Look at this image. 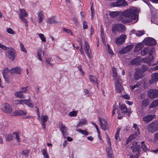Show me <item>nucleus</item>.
<instances>
[{
    "mask_svg": "<svg viewBox=\"0 0 158 158\" xmlns=\"http://www.w3.org/2000/svg\"><path fill=\"white\" fill-rule=\"evenodd\" d=\"M125 30V27L124 25L121 24H115L112 26V32L114 34L117 31L123 33Z\"/></svg>",
    "mask_w": 158,
    "mask_h": 158,
    "instance_id": "nucleus-2",
    "label": "nucleus"
},
{
    "mask_svg": "<svg viewBox=\"0 0 158 158\" xmlns=\"http://www.w3.org/2000/svg\"><path fill=\"white\" fill-rule=\"evenodd\" d=\"M157 106H158V99L154 101L149 106V108H155Z\"/></svg>",
    "mask_w": 158,
    "mask_h": 158,
    "instance_id": "nucleus-34",
    "label": "nucleus"
},
{
    "mask_svg": "<svg viewBox=\"0 0 158 158\" xmlns=\"http://www.w3.org/2000/svg\"><path fill=\"white\" fill-rule=\"evenodd\" d=\"M84 44V48L85 52L88 57L89 58H91V57L90 55L91 51L90 49L89 46L87 41H85Z\"/></svg>",
    "mask_w": 158,
    "mask_h": 158,
    "instance_id": "nucleus-15",
    "label": "nucleus"
},
{
    "mask_svg": "<svg viewBox=\"0 0 158 158\" xmlns=\"http://www.w3.org/2000/svg\"><path fill=\"white\" fill-rule=\"evenodd\" d=\"M39 36L41 41L43 42H45L46 41L45 37L42 34H39Z\"/></svg>",
    "mask_w": 158,
    "mask_h": 158,
    "instance_id": "nucleus-50",
    "label": "nucleus"
},
{
    "mask_svg": "<svg viewBox=\"0 0 158 158\" xmlns=\"http://www.w3.org/2000/svg\"><path fill=\"white\" fill-rule=\"evenodd\" d=\"M139 85V83H137L134 85H130V88L132 90L135 89V88L138 87Z\"/></svg>",
    "mask_w": 158,
    "mask_h": 158,
    "instance_id": "nucleus-58",
    "label": "nucleus"
},
{
    "mask_svg": "<svg viewBox=\"0 0 158 158\" xmlns=\"http://www.w3.org/2000/svg\"><path fill=\"white\" fill-rule=\"evenodd\" d=\"M114 81L116 92L117 93H120L123 89L122 85L121 79L114 80Z\"/></svg>",
    "mask_w": 158,
    "mask_h": 158,
    "instance_id": "nucleus-5",
    "label": "nucleus"
},
{
    "mask_svg": "<svg viewBox=\"0 0 158 158\" xmlns=\"http://www.w3.org/2000/svg\"><path fill=\"white\" fill-rule=\"evenodd\" d=\"M63 31H64L70 34L71 35H72L73 33L70 30L67 29L66 28H64L63 29Z\"/></svg>",
    "mask_w": 158,
    "mask_h": 158,
    "instance_id": "nucleus-64",
    "label": "nucleus"
},
{
    "mask_svg": "<svg viewBox=\"0 0 158 158\" xmlns=\"http://www.w3.org/2000/svg\"><path fill=\"white\" fill-rule=\"evenodd\" d=\"M140 10L135 7H131L128 9L124 11L122 13L121 15L126 17L129 18L126 19L124 22L123 21V23L132 22L135 23L137 21L138 16L136 14Z\"/></svg>",
    "mask_w": 158,
    "mask_h": 158,
    "instance_id": "nucleus-1",
    "label": "nucleus"
},
{
    "mask_svg": "<svg viewBox=\"0 0 158 158\" xmlns=\"http://www.w3.org/2000/svg\"><path fill=\"white\" fill-rule=\"evenodd\" d=\"M6 54L8 58L12 60H14L15 58V52L14 50L12 48H8Z\"/></svg>",
    "mask_w": 158,
    "mask_h": 158,
    "instance_id": "nucleus-4",
    "label": "nucleus"
},
{
    "mask_svg": "<svg viewBox=\"0 0 158 158\" xmlns=\"http://www.w3.org/2000/svg\"><path fill=\"white\" fill-rule=\"evenodd\" d=\"M120 109L122 111L123 115H125L131 113V109H128L124 104H122L120 106Z\"/></svg>",
    "mask_w": 158,
    "mask_h": 158,
    "instance_id": "nucleus-14",
    "label": "nucleus"
},
{
    "mask_svg": "<svg viewBox=\"0 0 158 158\" xmlns=\"http://www.w3.org/2000/svg\"><path fill=\"white\" fill-rule=\"evenodd\" d=\"M25 101H26V102H25V105L30 107H33L34 104L33 102L30 100V97L28 99H26Z\"/></svg>",
    "mask_w": 158,
    "mask_h": 158,
    "instance_id": "nucleus-29",
    "label": "nucleus"
},
{
    "mask_svg": "<svg viewBox=\"0 0 158 158\" xmlns=\"http://www.w3.org/2000/svg\"><path fill=\"white\" fill-rule=\"evenodd\" d=\"M21 69L18 67H16L15 68L11 69L10 71V73L11 74H14L15 73L16 74H19L21 72Z\"/></svg>",
    "mask_w": 158,
    "mask_h": 158,
    "instance_id": "nucleus-22",
    "label": "nucleus"
},
{
    "mask_svg": "<svg viewBox=\"0 0 158 158\" xmlns=\"http://www.w3.org/2000/svg\"><path fill=\"white\" fill-rule=\"evenodd\" d=\"M77 111H73L69 113V115L71 117H75L77 115Z\"/></svg>",
    "mask_w": 158,
    "mask_h": 158,
    "instance_id": "nucleus-49",
    "label": "nucleus"
},
{
    "mask_svg": "<svg viewBox=\"0 0 158 158\" xmlns=\"http://www.w3.org/2000/svg\"><path fill=\"white\" fill-rule=\"evenodd\" d=\"M137 131L138 132L135 133L134 134H133L130 135L129 137L127 138L126 141L127 144H128L130 141L133 139H138L139 137V132L138 131V129H137Z\"/></svg>",
    "mask_w": 158,
    "mask_h": 158,
    "instance_id": "nucleus-17",
    "label": "nucleus"
},
{
    "mask_svg": "<svg viewBox=\"0 0 158 158\" xmlns=\"http://www.w3.org/2000/svg\"><path fill=\"white\" fill-rule=\"evenodd\" d=\"M91 123L96 128L97 130L98 133V134H99L100 131H99V129L98 127V126L95 123H94L93 122H92Z\"/></svg>",
    "mask_w": 158,
    "mask_h": 158,
    "instance_id": "nucleus-61",
    "label": "nucleus"
},
{
    "mask_svg": "<svg viewBox=\"0 0 158 158\" xmlns=\"http://www.w3.org/2000/svg\"><path fill=\"white\" fill-rule=\"evenodd\" d=\"M6 140L7 141H10L13 140V135L9 134L6 137Z\"/></svg>",
    "mask_w": 158,
    "mask_h": 158,
    "instance_id": "nucleus-48",
    "label": "nucleus"
},
{
    "mask_svg": "<svg viewBox=\"0 0 158 158\" xmlns=\"http://www.w3.org/2000/svg\"><path fill=\"white\" fill-rule=\"evenodd\" d=\"M135 34L136 35L138 36H140L144 34V32L143 31H139L136 32Z\"/></svg>",
    "mask_w": 158,
    "mask_h": 158,
    "instance_id": "nucleus-57",
    "label": "nucleus"
},
{
    "mask_svg": "<svg viewBox=\"0 0 158 158\" xmlns=\"http://www.w3.org/2000/svg\"><path fill=\"white\" fill-rule=\"evenodd\" d=\"M16 113L18 115H25L26 114V112L22 110L17 111Z\"/></svg>",
    "mask_w": 158,
    "mask_h": 158,
    "instance_id": "nucleus-42",
    "label": "nucleus"
},
{
    "mask_svg": "<svg viewBox=\"0 0 158 158\" xmlns=\"http://www.w3.org/2000/svg\"><path fill=\"white\" fill-rule=\"evenodd\" d=\"M20 13L19 15V17H20V16H21L22 17L27 16L28 14L24 10L20 9Z\"/></svg>",
    "mask_w": 158,
    "mask_h": 158,
    "instance_id": "nucleus-32",
    "label": "nucleus"
},
{
    "mask_svg": "<svg viewBox=\"0 0 158 158\" xmlns=\"http://www.w3.org/2000/svg\"><path fill=\"white\" fill-rule=\"evenodd\" d=\"M126 38V35L124 34H122L119 37H117L115 39L116 43L117 45L122 44L124 42Z\"/></svg>",
    "mask_w": 158,
    "mask_h": 158,
    "instance_id": "nucleus-10",
    "label": "nucleus"
},
{
    "mask_svg": "<svg viewBox=\"0 0 158 158\" xmlns=\"http://www.w3.org/2000/svg\"><path fill=\"white\" fill-rule=\"evenodd\" d=\"M142 61L145 63L148 64L149 65L151 66L152 65L151 64V59L149 58H143L142 59Z\"/></svg>",
    "mask_w": 158,
    "mask_h": 158,
    "instance_id": "nucleus-39",
    "label": "nucleus"
},
{
    "mask_svg": "<svg viewBox=\"0 0 158 158\" xmlns=\"http://www.w3.org/2000/svg\"><path fill=\"white\" fill-rule=\"evenodd\" d=\"M141 148L143 149V150L144 151H146L147 150H148V147L144 144V141H142L141 143Z\"/></svg>",
    "mask_w": 158,
    "mask_h": 158,
    "instance_id": "nucleus-43",
    "label": "nucleus"
},
{
    "mask_svg": "<svg viewBox=\"0 0 158 158\" xmlns=\"http://www.w3.org/2000/svg\"><path fill=\"white\" fill-rule=\"evenodd\" d=\"M112 76L114 77L113 80H115L120 79L118 75V74L116 71V69L114 68H113L112 69Z\"/></svg>",
    "mask_w": 158,
    "mask_h": 158,
    "instance_id": "nucleus-24",
    "label": "nucleus"
},
{
    "mask_svg": "<svg viewBox=\"0 0 158 158\" xmlns=\"http://www.w3.org/2000/svg\"><path fill=\"white\" fill-rule=\"evenodd\" d=\"M156 117L155 115H148L143 118V120L147 123H148Z\"/></svg>",
    "mask_w": 158,
    "mask_h": 158,
    "instance_id": "nucleus-18",
    "label": "nucleus"
},
{
    "mask_svg": "<svg viewBox=\"0 0 158 158\" xmlns=\"http://www.w3.org/2000/svg\"><path fill=\"white\" fill-rule=\"evenodd\" d=\"M58 23L54 17L49 19L47 21V23L49 24L57 23Z\"/></svg>",
    "mask_w": 158,
    "mask_h": 158,
    "instance_id": "nucleus-31",
    "label": "nucleus"
},
{
    "mask_svg": "<svg viewBox=\"0 0 158 158\" xmlns=\"http://www.w3.org/2000/svg\"><path fill=\"white\" fill-rule=\"evenodd\" d=\"M133 47V45H129L127 46L126 47H125V48L126 49L127 52L129 51Z\"/></svg>",
    "mask_w": 158,
    "mask_h": 158,
    "instance_id": "nucleus-53",
    "label": "nucleus"
},
{
    "mask_svg": "<svg viewBox=\"0 0 158 158\" xmlns=\"http://www.w3.org/2000/svg\"><path fill=\"white\" fill-rule=\"evenodd\" d=\"M46 62L50 65L51 66H53V64L52 63V62L53 61V60L52 58H48L46 59Z\"/></svg>",
    "mask_w": 158,
    "mask_h": 158,
    "instance_id": "nucleus-51",
    "label": "nucleus"
},
{
    "mask_svg": "<svg viewBox=\"0 0 158 158\" xmlns=\"http://www.w3.org/2000/svg\"><path fill=\"white\" fill-rule=\"evenodd\" d=\"M9 70L7 68H5L2 71V73L3 74L4 78L5 79L6 81H8V79L9 78V76L8 74L9 73Z\"/></svg>",
    "mask_w": 158,
    "mask_h": 158,
    "instance_id": "nucleus-21",
    "label": "nucleus"
},
{
    "mask_svg": "<svg viewBox=\"0 0 158 158\" xmlns=\"http://www.w3.org/2000/svg\"><path fill=\"white\" fill-rule=\"evenodd\" d=\"M86 122V120L85 119H81L79 122V123L77 126V127H81L84 125Z\"/></svg>",
    "mask_w": 158,
    "mask_h": 158,
    "instance_id": "nucleus-35",
    "label": "nucleus"
},
{
    "mask_svg": "<svg viewBox=\"0 0 158 158\" xmlns=\"http://www.w3.org/2000/svg\"><path fill=\"white\" fill-rule=\"evenodd\" d=\"M120 129L119 128L117 129V132L115 133V139L116 140L119 141L120 140V138L119 137V131Z\"/></svg>",
    "mask_w": 158,
    "mask_h": 158,
    "instance_id": "nucleus-41",
    "label": "nucleus"
},
{
    "mask_svg": "<svg viewBox=\"0 0 158 158\" xmlns=\"http://www.w3.org/2000/svg\"><path fill=\"white\" fill-rule=\"evenodd\" d=\"M48 119V116L45 115H42L41 116L40 120L42 123V125L43 126V128L44 129H45V122H47Z\"/></svg>",
    "mask_w": 158,
    "mask_h": 158,
    "instance_id": "nucleus-19",
    "label": "nucleus"
},
{
    "mask_svg": "<svg viewBox=\"0 0 158 158\" xmlns=\"http://www.w3.org/2000/svg\"><path fill=\"white\" fill-rule=\"evenodd\" d=\"M83 27L84 29H86L87 28V22L85 21H83Z\"/></svg>",
    "mask_w": 158,
    "mask_h": 158,
    "instance_id": "nucleus-60",
    "label": "nucleus"
},
{
    "mask_svg": "<svg viewBox=\"0 0 158 158\" xmlns=\"http://www.w3.org/2000/svg\"><path fill=\"white\" fill-rule=\"evenodd\" d=\"M140 59L139 57H137L131 60L130 63L132 64L138 65L140 64Z\"/></svg>",
    "mask_w": 158,
    "mask_h": 158,
    "instance_id": "nucleus-26",
    "label": "nucleus"
},
{
    "mask_svg": "<svg viewBox=\"0 0 158 158\" xmlns=\"http://www.w3.org/2000/svg\"><path fill=\"white\" fill-rule=\"evenodd\" d=\"M152 79L150 81L151 83H153L154 81H158V73H155L152 75Z\"/></svg>",
    "mask_w": 158,
    "mask_h": 158,
    "instance_id": "nucleus-25",
    "label": "nucleus"
},
{
    "mask_svg": "<svg viewBox=\"0 0 158 158\" xmlns=\"http://www.w3.org/2000/svg\"><path fill=\"white\" fill-rule=\"evenodd\" d=\"M77 131L81 133L82 134L87 135L88 134V132L86 130H82L80 129H77L76 130Z\"/></svg>",
    "mask_w": 158,
    "mask_h": 158,
    "instance_id": "nucleus-40",
    "label": "nucleus"
},
{
    "mask_svg": "<svg viewBox=\"0 0 158 158\" xmlns=\"http://www.w3.org/2000/svg\"><path fill=\"white\" fill-rule=\"evenodd\" d=\"M19 45L21 50L24 52H27V50L24 48V45L23 44H22L21 42H19Z\"/></svg>",
    "mask_w": 158,
    "mask_h": 158,
    "instance_id": "nucleus-44",
    "label": "nucleus"
},
{
    "mask_svg": "<svg viewBox=\"0 0 158 158\" xmlns=\"http://www.w3.org/2000/svg\"><path fill=\"white\" fill-rule=\"evenodd\" d=\"M25 17V16H22V17L21 16H20V17H19L20 18V19H21V20L23 22H24L25 23H27V20L26 19H25L24 18V17Z\"/></svg>",
    "mask_w": 158,
    "mask_h": 158,
    "instance_id": "nucleus-62",
    "label": "nucleus"
},
{
    "mask_svg": "<svg viewBox=\"0 0 158 158\" xmlns=\"http://www.w3.org/2000/svg\"><path fill=\"white\" fill-rule=\"evenodd\" d=\"M3 111L6 113H10L12 111V108L10 105L8 103H5L3 106V107L2 108Z\"/></svg>",
    "mask_w": 158,
    "mask_h": 158,
    "instance_id": "nucleus-16",
    "label": "nucleus"
},
{
    "mask_svg": "<svg viewBox=\"0 0 158 158\" xmlns=\"http://www.w3.org/2000/svg\"><path fill=\"white\" fill-rule=\"evenodd\" d=\"M144 76L143 74L140 71H136L135 73L134 77L135 80H138L142 78Z\"/></svg>",
    "mask_w": 158,
    "mask_h": 158,
    "instance_id": "nucleus-20",
    "label": "nucleus"
},
{
    "mask_svg": "<svg viewBox=\"0 0 158 158\" xmlns=\"http://www.w3.org/2000/svg\"><path fill=\"white\" fill-rule=\"evenodd\" d=\"M90 81L93 83L98 85L97 78L95 76L90 75L89 77Z\"/></svg>",
    "mask_w": 158,
    "mask_h": 158,
    "instance_id": "nucleus-27",
    "label": "nucleus"
},
{
    "mask_svg": "<svg viewBox=\"0 0 158 158\" xmlns=\"http://www.w3.org/2000/svg\"><path fill=\"white\" fill-rule=\"evenodd\" d=\"M148 69V68L147 66H146V65H143L142 66L141 69L142 71H146V70H147Z\"/></svg>",
    "mask_w": 158,
    "mask_h": 158,
    "instance_id": "nucleus-63",
    "label": "nucleus"
},
{
    "mask_svg": "<svg viewBox=\"0 0 158 158\" xmlns=\"http://www.w3.org/2000/svg\"><path fill=\"white\" fill-rule=\"evenodd\" d=\"M12 135L13 139L15 138L19 142L20 141V133L19 131L15 132L13 133Z\"/></svg>",
    "mask_w": 158,
    "mask_h": 158,
    "instance_id": "nucleus-23",
    "label": "nucleus"
},
{
    "mask_svg": "<svg viewBox=\"0 0 158 158\" xmlns=\"http://www.w3.org/2000/svg\"><path fill=\"white\" fill-rule=\"evenodd\" d=\"M98 118L102 129L103 130H107L108 128V125L107 121L104 119L100 117H98Z\"/></svg>",
    "mask_w": 158,
    "mask_h": 158,
    "instance_id": "nucleus-7",
    "label": "nucleus"
},
{
    "mask_svg": "<svg viewBox=\"0 0 158 158\" xmlns=\"http://www.w3.org/2000/svg\"><path fill=\"white\" fill-rule=\"evenodd\" d=\"M148 48L146 47L141 51V54L142 56H145L148 52Z\"/></svg>",
    "mask_w": 158,
    "mask_h": 158,
    "instance_id": "nucleus-38",
    "label": "nucleus"
},
{
    "mask_svg": "<svg viewBox=\"0 0 158 158\" xmlns=\"http://www.w3.org/2000/svg\"><path fill=\"white\" fill-rule=\"evenodd\" d=\"M108 52L109 54L111 55H112L114 53L112 50L110 48V47L108 44H107Z\"/></svg>",
    "mask_w": 158,
    "mask_h": 158,
    "instance_id": "nucleus-56",
    "label": "nucleus"
},
{
    "mask_svg": "<svg viewBox=\"0 0 158 158\" xmlns=\"http://www.w3.org/2000/svg\"><path fill=\"white\" fill-rule=\"evenodd\" d=\"M148 95L149 97L152 98H156L158 97V90L150 89L148 93Z\"/></svg>",
    "mask_w": 158,
    "mask_h": 158,
    "instance_id": "nucleus-9",
    "label": "nucleus"
},
{
    "mask_svg": "<svg viewBox=\"0 0 158 158\" xmlns=\"http://www.w3.org/2000/svg\"><path fill=\"white\" fill-rule=\"evenodd\" d=\"M119 14L118 11H113L110 12L109 14V15L111 17L114 18L116 17Z\"/></svg>",
    "mask_w": 158,
    "mask_h": 158,
    "instance_id": "nucleus-36",
    "label": "nucleus"
},
{
    "mask_svg": "<svg viewBox=\"0 0 158 158\" xmlns=\"http://www.w3.org/2000/svg\"><path fill=\"white\" fill-rule=\"evenodd\" d=\"M143 47V45L142 44L139 43L135 46V51H138L141 50Z\"/></svg>",
    "mask_w": 158,
    "mask_h": 158,
    "instance_id": "nucleus-37",
    "label": "nucleus"
},
{
    "mask_svg": "<svg viewBox=\"0 0 158 158\" xmlns=\"http://www.w3.org/2000/svg\"><path fill=\"white\" fill-rule=\"evenodd\" d=\"M38 19L39 23L42 22L44 19V16L41 12H40L38 15Z\"/></svg>",
    "mask_w": 158,
    "mask_h": 158,
    "instance_id": "nucleus-33",
    "label": "nucleus"
},
{
    "mask_svg": "<svg viewBox=\"0 0 158 158\" xmlns=\"http://www.w3.org/2000/svg\"><path fill=\"white\" fill-rule=\"evenodd\" d=\"M149 102L147 99L143 100L142 102V105L144 107H146L149 104Z\"/></svg>",
    "mask_w": 158,
    "mask_h": 158,
    "instance_id": "nucleus-45",
    "label": "nucleus"
},
{
    "mask_svg": "<svg viewBox=\"0 0 158 158\" xmlns=\"http://www.w3.org/2000/svg\"><path fill=\"white\" fill-rule=\"evenodd\" d=\"M44 53L43 51H42L41 48L40 49L38 52L37 53V57L38 59L40 61H42V59L41 57L44 56Z\"/></svg>",
    "mask_w": 158,
    "mask_h": 158,
    "instance_id": "nucleus-28",
    "label": "nucleus"
},
{
    "mask_svg": "<svg viewBox=\"0 0 158 158\" xmlns=\"http://www.w3.org/2000/svg\"><path fill=\"white\" fill-rule=\"evenodd\" d=\"M15 95L16 97L19 98H25L24 95L23 94L21 91L15 92Z\"/></svg>",
    "mask_w": 158,
    "mask_h": 158,
    "instance_id": "nucleus-30",
    "label": "nucleus"
},
{
    "mask_svg": "<svg viewBox=\"0 0 158 158\" xmlns=\"http://www.w3.org/2000/svg\"><path fill=\"white\" fill-rule=\"evenodd\" d=\"M107 143L109 144V147H107L106 149V153L108 156H110L111 155H112V149L111 147V143L110 138L108 135L107 137Z\"/></svg>",
    "mask_w": 158,
    "mask_h": 158,
    "instance_id": "nucleus-13",
    "label": "nucleus"
},
{
    "mask_svg": "<svg viewBox=\"0 0 158 158\" xmlns=\"http://www.w3.org/2000/svg\"><path fill=\"white\" fill-rule=\"evenodd\" d=\"M29 151L27 150H24L22 152V155L26 157L29 155Z\"/></svg>",
    "mask_w": 158,
    "mask_h": 158,
    "instance_id": "nucleus-47",
    "label": "nucleus"
},
{
    "mask_svg": "<svg viewBox=\"0 0 158 158\" xmlns=\"http://www.w3.org/2000/svg\"><path fill=\"white\" fill-rule=\"evenodd\" d=\"M140 143L137 141H135L132 143V146H131V148L133 152H137L139 153L140 150Z\"/></svg>",
    "mask_w": 158,
    "mask_h": 158,
    "instance_id": "nucleus-8",
    "label": "nucleus"
},
{
    "mask_svg": "<svg viewBox=\"0 0 158 158\" xmlns=\"http://www.w3.org/2000/svg\"><path fill=\"white\" fill-rule=\"evenodd\" d=\"M127 52L126 49L125 48L122 49L121 50L119 51V53L120 54H124Z\"/></svg>",
    "mask_w": 158,
    "mask_h": 158,
    "instance_id": "nucleus-59",
    "label": "nucleus"
},
{
    "mask_svg": "<svg viewBox=\"0 0 158 158\" xmlns=\"http://www.w3.org/2000/svg\"><path fill=\"white\" fill-rule=\"evenodd\" d=\"M147 127L149 132H153L158 131V120L150 123L148 124Z\"/></svg>",
    "mask_w": 158,
    "mask_h": 158,
    "instance_id": "nucleus-3",
    "label": "nucleus"
},
{
    "mask_svg": "<svg viewBox=\"0 0 158 158\" xmlns=\"http://www.w3.org/2000/svg\"><path fill=\"white\" fill-rule=\"evenodd\" d=\"M59 128L64 137V138H66L68 135L66 127L63 124L61 123L60 126Z\"/></svg>",
    "mask_w": 158,
    "mask_h": 158,
    "instance_id": "nucleus-12",
    "label": "nucleus"
},
{
    "mask_svg": "<svg viewBox=\"0 0 158 158\" xmlns=\"http://www.w3.org/2000/svg\"><path fill=\"white\" fill-rule=\"evenodd\" d=\"M143 42L146 45L153 46L156 44V41L153 38L148 37L145 38Z\"/></svg>",
    "mask_w": 158,
    "mask_h": 158,
    "instance_id": "nucleus-6",
    "label": "nucleus"
},
{
    "mask_svg": "<svg viewBox=\"0 0 158 158\" xmlns=\"http://www.w3.org/2000/svg\"><path fill=\"white\" fill-rule=\"evenodd\" d=\"M155 51V49L154 48H151L148 51V54L150 56L152 55Z\"/></svg>",
    "mask_w": 158,
    "mask_h": 158,
    "instance_id": "nucleus-54",
    "label": "nucleus"
},
{
    "mask_svg": "<svg viewBox=\"0 0 158 158\" xmlns=\"http://www.w3.org/2000/svg\"><path fill=\"white\" fill-rule=\"evenodd\" d=\"M6 31L8 33L14 35L15 34V31L10 28H7Z\"/></svg>",
    "mask_w": 158,
    "mask_h": 158,
    "instance_id": "nucleus-46",
    "label": "nucleus"
},
{
    "mask_svg": "<svg viewBox=\"0 0 158 158\" xmlns=\"http://www.w3.org/2000/svg\"><path fill=\"white\" fill-rule=\"evenodd\" d=\"M42 152L45 158H49L47 154V152L45 149H42Z\"/></svg>",
    "mask_w": 158,
    "mask_h": 158,
    "instance_id": "nucleus-52",
    "label": "nucleus"
},
{
    "mask_svg": "<svg viewBox=\"0 0 158 158\" xmlns=\"http://www.w3.org/2000/svg\"><path fill=\"white\" fill-rule=\"evenodd\" d=\"M112 5L114 6H127L128 4L125 0H117L116 2H113Z\"/></svg>",
    "mask_w": 158,
    "mask_h": 158,
    "instance_id": "nucleus-11",
    "label": "nucleus"
},
{
    "mask_svg": "<svg viewBox=\"0 0 158 158\" xmlns=\"http://www.w3.org/2000/svg\"><path fill=\"white\" fill-rule=\"evenodd\" d=\"M27 88L28 87L22 88L20 89V91H21L23 93H26L28 91Z\"/></svg>",
    "mask_w": 158,
    "mask_h": 158,
    "instance_id": "nucleus-55",
    "label": "nucleus"
}]
</instances>
